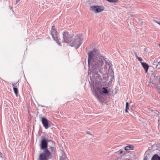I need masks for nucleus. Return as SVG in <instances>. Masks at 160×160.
<instances>
[{
    "label": "nucleus",
    "instance_id": "nucleus-11",
    "mask_svg": "<svg viewBox=\"0 0 160 160\" xmlns=\"http://www.w3.org/2000/svg\"><path fill=\"white\" fill-rule=\"evenodd\" d=\"M153 68H155L158 69H160V62H159L158 63H157V61L155 62V61H154V62L153 63Z\"/></svg>",
    "mask_w": 160,
    "mask_h": 160
},
{
    "label": "nucleus",
    "instance_id": "nucleus-12",
    "mask_svg": "<svg viewBox=\"0 0 160 160\" xmlns=\"http://www.w3.org/2000/svg\"><path fill=\"white\" fill-rule=\"evenodd\" d=\"M95 95L97 99L99 101V102H102V101L103 98L102 97H101V95L97 94L96 93H95Z\"/></svg>",
    "mask_w": 160,
    "mask_h": 160
},
{
    "label": "nucleus",
    "instance_id": "nucleus-13",
    "mask_svg": "<svg viewBox=\"0 0 160 160\" xmlns=\"http://www.w3.org/2000/svg\"><path fill=\"white\" fill-rule=\"evenodd\" d=\"M151 160H160V157L157 155L155 154L152 157Z\"/></svg>",
    "mask_w": 160,
    "mask_h": 160
},
{
    "label": "nucleus",
    "instance_id": "nucleus-29",
    "mask_svg": "<svg viewBox=\"0 0 160 160\" xmlns=\"http://www.w3.org/2000/svg\"><path fill=\"white\" fill-rule=\"evenodd\" d=\"M87 134H90V132H87Z\"/></svg>",
    "mask_w": 160,
    "mask_h": 160
},
{
    "label": "nucleus",
    "instance_id": "nucleus-3",
    "mask_svg": "<svg viewBox=\"0 0 160 160\" xmlns=\"http://www.w3.org/2000/svg\"><path fill=\"white\" fill-rule=\"evenodd\" d=\"M82 37L80 35L76 36L74 39L70 42L69 45L74 47L76 48H78L82 43Z\"/></svg>",
    "mask_w": 160,
    "mask_h": 160
},
{
    "label": "nucleus",
    "instance_id": "nucleus-19",
    "mask_svg": "<svg viewBox=\"0 0 160 160\" xmlns=\"http://www.w3.org/2000/svg\"><path fill=\"white\" fill-rule=\"evenodd\" d=\"M108 1L112 3H117L118 2V0H107Z\"/></svg>",
    "mask_w": 160,
    "mask_h": 160
},
{
    "label": "nucleus",
    "instance_id": "nucleus-4",
    "mask_svg": "<svg viewBox=\"0 0 160 160\" xmlns=\"http://www.w3.org/2000/svg\"><path fill=\"white\" fill-rule=\"evenodd\" d=\"M74 35L71 32H69L66 31H64L63 33V40L62 42L68 43L69 44L71 42V39L73 37Z\"/></svg>",
    "mask_w": 160,
    "mask_h": 160
},
{
    "label": "nucleus",
    "instance_id": "nucleus-2",
    "mask_svg": "<svg viewBox=\"0 0 160 160\" xmlns=\"http://www.w3.org/2000/svg\"><path fill=\"white\" fill-rule=\"evenodd\" d=\"M41 149L44 150V153L39 154V160H48L49 157L51 156V152L48 149V142L47 141H42L40 145Z\"/></svg>",
    "mask_w": 160,
    "mask_h": 160
},
{
    "label": "nucleus",
    "instance_id": "nucleus-6",
    "mask_svg": "<svg viewBox=\"0 0 160 160\" xmlns=\"http://www.w3.org/2000/svg\"><path fill=\"white\" fill-rule=\"evenodd\" d=\"M90 9L95 13H97L103 11L104 8L102 6H91L90 8Z\"/></svg>",
    "mask_w": 160,
    "mask_h": 160
},
{
    "label": "nucleus",
    "instance_id": "nucleus-9",
    "mask_svg": "<svg viewBox=\"0 0 160 160\" xmlns=\"http://www.w3.org/2000/svg\"><path fill=\"white\" fill-rule=\"evenodd\" d=\"M98 90L100 93L102 94H106L108 93V91L107 87H103L102 89H98Z\"/></svg>",
    "mask_w": 160,
    "mask_h": 160
},
{
    "label": "nucleus",
    "instance_id": "nucleus-27",
    "mask_svg": "<svg viewBox=\"0 0 160 160\" xmlns=\"http://www.w3.org/2000/svg\"><path fill=\"white\" fill-rule=\"evenodd\" d=\"M155 22L160 25V22H157L156 21Z\"/></svg>",
    "mask_w": 160,
    "mask_h": 160
},
{
    "label": "nucleus",
    "instance_id": "nucleus-10",
    "mask_svg": "<svg viewBox=\"0 0 160 160\" xmlns=\"http://www.w3.org/2000/svg\"><path fill=\"white\" fill-rule=\"evenodd\" d=\"M141 64L144 68L145 71V72H147L149 68V66L148 64L146 63L143 62H141Z\"/></svg>",
    "mask_w": 160,
    "mask_h": 160
},
{
    "label": "nucleus",
    "instance_id": "nucleus-8",
    "mask_svg": "<svg viewBox=\"0 0 160 160\" xmlns=\"http://www.w3.org/2000/svg\"><path fill=\"white\" fill-rule=\"evenodd\" d=\"M42 122L45 128L48 129V121L46 118H42Z\"/></svg>",
    "mask_w": 160,
    "mask_h": 160
},
{
    "label": "nucleus",
    "instance_id": "nucleus-25",
    "mask_svg": "<svg viewBox=\"0 0 160 160\" xmlns=\"http://www.w3.org/2000/svg\"><path fill=\"white\" fill-rule=\"evenodd\" d=\"M157 90H158V92L160 93V87L159 88H158V89H157Z\"/></svg>",
    "mask_w": 160,
    "mask_h": 160
},
{
    "label": "nucleus",
    "instance_id": "nucleus-21",
    "mask_svg": "<svg viewBox=\"0 0 160 160\" xmlns=\"http://www.w3.org/2000/svg\"><path fill=\"white\" fill-rule=\"evenodd\" d=\"M119 152L120 154L121 155H124L125 154V153H123V151L122 150H120L119 151Z\"/></svg>",
    "mask_w": 160,
    "mask_h": 160
},
{
    "label": "nucleus",
    "instance_id": "nucleus-28",
    "mask_svg": "<svg viewBox=\"0 0 160 160\" xmlns=\"http://www.w3.org/2000/svg\"><path fill=\"white\" fill-rule=\"evenodd\" d=\"M143 160H148L147 158H144Z\"/></svg>",
    "mask_w": 160,
    "mask_h": 160
},
{
    "label": "nucleus",
    "instance_id": "nucleus-15",
    "mask_svg": "<svg viewBox=\"0 0 160 160\" xmlns=\"http://www.w3.org/2000/svg\"><path fill=\"white\" fill-rule=\"evenodd\" d=\"M124 149L126 150H133V147L132 145L127 146L125 147Z\"/></svg>",
    "mask_w": 160,
    "mask_h": 160
},
{
    "label": "nucleus",
    "instance_id": "nucleus-23",
    "mask_svg": "<svg viewBox=\"0 0 160 160\" xmlns=\"http://www.w3.org/2000/svg\"><path fill=\"white\" fill-rule=\"evenodd\" d=\"M155 113L158 116V117H159L160 116V113L159 112H158L157 110H156L155 111Z\"/></svg>",
    "mask_w": 160,
    "mask_h": 160
},
{
    "label": "nucleus",
    "instance_id": "nucleus-1",
    "mask_svg": "<svg viewBox=\"0 0 160 160\" xmlns=\"http://www.w3.org/2000/svg\"><path fill=\"white\" fill-rule=\"evenodd\" d=\"M99 53L98 50L94 49L88 53V65L92 67L91 70H89L88 73L92 74V78H94L97 81L101 79V77L98 73L102 75L104 74L102 67L105 59H106L101 55Z\"/></svg>",
    "mask_w": 160,
    "mask_h": 160
},
{
    "label": "nucleus",
    "instance_id": "nucleus-31",
    "mask_svg": "<svg viewBox=\"0 0 160 160\" xmlns=\"http://www.w3.org/2000/svg\"><path fill=\"white\" fill-rule=\"evenodd\" d=\"M91 79V76L90 77Z\"/></svg>",
    "mask_w": 160,
    "mask_h": 160
},
{
    "label": "nucleus",
    "instance_id": "nucleus-22",
    "mask_svg": "<svg viewBox=\"0 0 160 160\" xmlns=\"http://www.w3.org/2000/svg\"><path fill=\"white\" fill-rule=\"evenodd\" d=\"M137 59H138V60L141 63V62H142V59L141 58L138 57L137 58Z\"/></svg>",
    "mask_w": 160,
    "mask_h": 160
},
{
    "label": "nucleus",
    "instance_id": "nucleus-26",
    "mask_svg": "<svg viewBox=\"0 0 160 160\" xmlns=\"http://www.w3.org/2000/svg\"><path fill=\"white\" fill-rule=\"evenodd\" d=\"M46 136L47 137V138H51V136H49L48 135H46Z\"/></svg>",
    "mask_w": 160,
    "mask_h": 160
},
{
    "label": "nucleus",
    "instance_id": "nucleus-14",
    "mask_svg": "<svg viewBox=\"0 0 160 160\" xmlns=\"http://www.w3.org/2000/svg\"><path fill=\"white\" fill-rule=\"evenodd\" d=\"M52 138H48L46 135H43L41 137V140H51Z\"/></svg>",
    "mask_w": 160,
    "mask_h": 160
},
{
    "label": "nucleus",
    "instance_id": "nucleus-16",
    "mask_svg": "<svg viewBox=\"0 0 160 160\" xmlns=\"http://www.w3.org/2000/svg\"><path fill=\"white\" fill-rule=\"evenodd\" d=\"M50 150L52 152V153L54 154L56 152V148L54 147H51L50 148Z\"/></svg>",
    "mask_w": 160,
    "mask_h": 160
},
{
    "label": "nucleus",
    "instance_id": "nucleus-17",
    "mask_svg": "<svg viewBox=\"0 0 160 160\" xmlns=\"http://www.w3.org/2000/svg\"><path fill=\"white\" fill-rule=\"evenodd\" d=\"M13 91L15 93L16 96H18V90L17 88H13Z\"/></svg>",
    "mask_w": 160,
    "mask_h": 160
},
{
    "label": "nucleus",
    "instance_id": "nucleus-7",
    "mask_svg": "<svg viewBox=\"0 0 160 160\" xmlns=\"http://www.w3.org/2000/svg\"><path fill=\"white\" fill-rule=\"evenodd\" d=\"M104 61L105 62V64L104 66L105 69H108V71H110L113 72V71L111 68L112 66V64L110 61L108 60H106V59H105V60H104Z\"/></svg>",
    "mask_w": 160,
    "mask_h": 160
},
{
    "label": "nucleus",
    "instance_id": "nucleus-5",
    "mask_svg": "<svg viewBox=\"0 0 160 160\" xmlns=\"http://www.w3.org/2000/svg\"><path fill=\"white\" fill-rule=\"evenodd\" d=\"M51 34L52 36L53 40L56 41V42L59 46H61V44L59 42V39L57 37V32L55 27L54 26H52V30L51 32Z\"/></svg>",
    "mask_w": 160,
    "mask_h": 160
},
{
    "label": "nucleus",
    "instance_id": "nucleus-24",
    "mask_svg": "<svg viewBox=\"0 0 160 160\" xmlns=\"http://www.w3.org/2000/svg\"><path fill=\"white\" fill-rule=\"evenodd\" d=\"M134 54L135 55V57H136V58H137L138 57V55L137 54V53H136V52H134Z\"/></svg>",
    "mask_w": 160,
    "mask_h": 160
},
{
    "label": "nucleus",
    "instance_id": "nucleus-20",
    "mask_svg": "<svg viewBox=\"0 0 160 160\" xmlns=\"http://www.w3.org/2000/svg\"><path fill=\"white\" fill-rule=\"evenodd\" d=\"M129 103L128 102H127L126 103V109L125 110V112H128V108Z\"/></svg>",
    "mask_w": 160,
    "mask_h": 160
},
{
    "label": "nucleus",
    "instance_id": "nucleus-30",
    "mask_svg": "<svg viewBox=\"0 0 160 160\" xmlns=\"http://www.w3.org/2000/svg\"><path fill=\"white\" fill-rule=\"evenodd\" d=\"M1 155V153H0V155Z\"/></svg>",
    "mask_w": 160,
    "mask_h": 160
},
{
    "label": "nucleus",
    "instance_id": "nucleus-18",
    "mask_svg": "<svg viewBox=\"0 0 160 160\" xmlns=\"http://www.w3.org/2000/svg\"><path fill=\"white\" fill-rule=\"evenodd\" d=\"M12 85L13 88H17V87L19 86V83H18V82H17L16 83H12Z\"/></svg>",
    "mask_w": 160,
    "mask_h": 160
}]
</instances>
